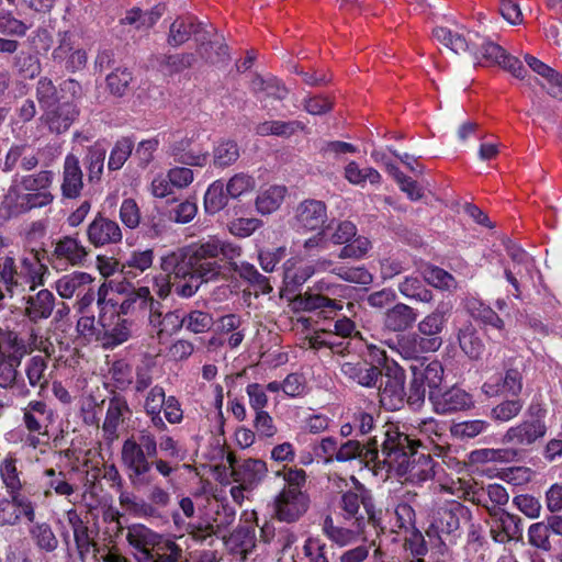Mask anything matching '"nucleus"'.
<instances>
[{
  "mask_svg": "<svg viewBox=\"0 0 562 562\" xmlns=\"http://www.w3.org/2000/svg\"><path fill=\"white\" fill-rule=\"evenodd\" d=\"M380 470L394 473L404 483L420 484L434 475V463L429 452L417 451L408 434L394 424L385 426Z\"/></svg>",
  "mask_w": 562,
  "mask_h": 562,
  "instance_id": "f257e3e1",
  "label": "nucleus"
},
{
  "mask_svg": "<svg viewBox=\"0 0 562 562\" xmlns=\"http://www.w3.org/2000/svg\"><path fill=\"white\" fill-rule=\"evenodd\" d=\"M432 34L438 42L456 54L470 55L477 65H498L516 78H525L526 70L518 58L507 55L503 47L481 36L477 32L438 26Z\"/></svg>",
  "mask_w": 562,
  "mask_h": 562,
  "instance_id": "f03ea898",
  "label": "nucleus"
},
{
  "mask_svg": "<svg viewBox=\"0 0 562 562\" xmlns=\"http://www.w3.org/2000/svg\"><path fill=\"white\" fill-rule=\"evenodd\" d=\"M450 306L438 304L436 310L426 315L418 324L417 331L400 335L387 346L403 359H416L423 353L435 352L442 345L440 336L447 323Z\"/></svg>",
  "mask_w": 562,
  "mask_h": 562,
  "instance_id": "7ed1b4c3",
  "label": "nucleus"
},
{
  "mask_svg": "<svg viewBox=\"0 0 562 562\" xmlns=\"http://www.w3.org/2000/svg\"><path fill=\"white\" fill-rule=\"evenodd\" d=\"M54 177L52 170L15 176L5 195V203L14 213L49 205L55 199L50 191Z\"/></svg>",
  "mask_w": 562,
  "mask_h": 562,
  "instance_id": "20e7f679",
  "label": "nucleus"
},
{
  "mask_svg": "<svg viewBox=\"0 0 562 562\" xmlns=\"http://www.w3.org/2000/svg\"><path fill=\"white\" fill-rule=\"evenodd\" d=\"M239 246L224 241L215 236L191 245L194 279L212 282L222 276L221 261L234 265L233 260L240 256Z\"/></svg>",
  "mask_w": 562,
  "mask_h": 562,
  "instance_id": "39448f33",
  "label": "nucleus"
},
{
  "mask_svg": "<svg viewBox=\"0 0 562 562\" xmlns=\"http://www.w3.org/2000/svg\"><path fill=\"white\" fill-rule=\"evenodd\" d=\"M97 304L99 308L98 324L101 330L100 345L103 348L112 349L127 341L132 334V323L119 315L116 294L106 283H102L98 289Z\"/></svg>",
  "mask_w": 562,
  "mask_h": 562,
  "instance_id": "423d86ee",
  "label": "nucleus"
},
{
  "mask_svg": "<svg viewBox=\"0 0 562 562\" xmlns=\"http://www.w3.org/2000/svg\"><path fill=\"white\" fill-rule=\"evenodd\" d=\"M282 475L285 485L274 499L277 517L286 522L297 520L308 507V497L302 491L306 482L305 471L302 469H286L277 472Z\"/></svg>",
  "mask_w": 562,
  "mask_h": 562,
  "instance_id": "0eeeda50",
  "label": "nucleus"
},
{
  "mask_svg": "<svg viewBox=\"0 0 562 562\" xmlns=\"http://www.w3.org/2000/svg\"><path fill=\"white\" fill-rule=\"evenodd\" d=\"M352 486L342 493L340 508L346 519H355L358 528L366 522L375 521V509L371 492L353 475L350 476Z\"/></svg>",
  "mask_w": 562,
  "mask_h": 562,
  "instance_id": "6e6552de",
  "label": "nucleus"
},
{
  "mask_svg": "<svg viewBox=\"0 0 562 562\" xmlns=\"http://www.w3.org/2000/svg\"><path fill=\"white\" fill-rule=\"evenodd\" d=\"M150 457L142 449L136 439L127 438L121 449V461L132 486L142 490L153 483Z\"/></svg>",
  "mask_w": 562,
  "mask_h": 562,
  "instance_id": "1a4fd4ad",
  "label": "nucleus"
},
{
  "mask_svg": "<svg viewBox=\"0 0 562 562\" xmlns=\"http://www.w3.org/2000/svg\"><path fill=\"white\" fill-rule=\"evenodd\" d=\"M446 424L434 417L416 419L412 424L409 441L413 447H420L424 451L441 456L448 447Z\"/></svg>",
  "mask_w": 562,
  "mask_h": 562,
  "instance_id": "9d476101",
  "label": "nucleus"
},
{
  "mask_svg": "<svg viewBox=\"0 0 562 562\" xmlns=\"http://www.w3.org/2000/svg\"><path fill=\"white\" fill-rule=\"evenodd\" d=\"M547 434V425L541 416L531 417L509 427L503 436V443L516 447L533 445Z\"/></svg>",
  "mask_w": 562,
  "mask_h": 562,
  "instance_id": "9b49d317",
  "label": "nucleus"
},
{
  "mask_svg": "<svg viewBox=\"0 0 562 562\" xmlns=\"http://www.w3.org/2000/svg\"><path fill=\"white\" fill-rule=\"evenodd\" d=\"M0 499V527L15 526L24 517L29 522L35 518V503L25 494H9Z\"/></svg>",
  "mask_w": 562,
  "mask_h": 562,
  "instance_id": "f8f14e48",
  "label": "nucleus"
},
{
  "mask_svg": "<svg viewBox=\"0 0 562 562\" xmlns=\"http://www.w3.org/2000/svg\"><path fill=\"white\" fill-rule=\"evenodd\" d=\"M227 462L232 469V476L235 483L244 484L246 487H257L265 479L268 468L260 459H245L237 461L235 456L228 454Z\"/></svg>",
  "mask_w": 562,
  "mask_h": 562,
  "instance_id": "ddd939ff",
  "label": "nucleus"
},
{
  "mask_svg": "<svg viewBox=\"0 0 562 562\" xmlns=\"http://www.w3.org/2000/svg\"><path fill=\"white\" fill-rule=\"evenodd\" d=\"M413 380L411 383V394L408 402L411 404H419L425 398V385L429 389H437L443 376V368L437 360L429 362L423 370L414 368Z\"/></svg>",
  "mask_w": 562,
  "mask_h": 562,
  "instance_id": "4468645a",
  "label": "nucleus"
},
{
  "mask_svg": "<svg viewBox=\"0 0 562 562\" xmlns=\"http://www.w3.org/2000/svg\"><path fill=\"white\" fill-rule=\"evenodd\" d=\"M490 514L493 517L491 535L496 542L507 543L512 540L521 538L522 520L519 516L496 507L491 508Z\"/></svg>",
  "mask_w": 562,
  "mask_h": 562,
  "instance_id": "2eb2a0df",
  "label": "nucleus"
},
{
  "mask_svg": "<svg viewBox=\"0 0 562 562\" xmlns=\"http://www.w3.org/2000/svg\"><path fill=\"white\" fill-rule=\"evenodd\" d=\"M405 398V373L398 368H390L380 387V402L389 411L398 409Z\"/></svg>",
  "mask_w": 562,
  "mask_h": 562,
  "instance_id": "dca6fc26",
  "label": "nucleus"
},
{
  "mask_svg": "<svg viewBox=\"0 0 562 562\" xmlns=\"http://www.w3.org/2000/svg\"><path fill=\"white\" fill-rule=\"evenodd\" d=\"M335 459L339 462H347L360 459L367 467L372 465L380 470L382 456L379 453L376 440H372L367 447L357 440H347L336 451Z\"/></svg>",
  "mask_w": 562,
  "mask_h": 562,
  "instance_id": "f3484780",
  "label": "nucleus"
},
{
  "mask_svg": "<svg viewBox=\"0 0 562 562\" xmlns=\"http://www.w3.org/2000/svg\"><path fill=\"white\" fill-rule=\"evenodd\" d=\"M429 398L432 403L434 411L437 414L447 415L459 411L469 409L473 406L472 396L464 390L451 387L443 392H430Z\"/></svg>",
  "mask_w": 562,
  "mask_h": 562,
  "instance_id": "a211bd4d",
  "label": "nucleus"
},
{
  "mask_svg": "<svg viewBox=\"0 0 562 562\" xmlns=\"http://www.w3.org/2000/svg\"><path fill=\"white\" fill-rule=\"evenodd\" d=\"M87 238L98 248L121 243L123 234L115 221L98 215L87 227Z\"/></svg>",
  "mask_w": 562,
  "mask_h": 562,
  "instance_id": "6ab92c4d",
  "label": "nucleus"
},
{
  "mask_svg": "<svg viewBox=\"0 0 562 562\" xmlns=\"http://www.w3.org/2000/svg\"><path fill=\"white\" fill-rule=\"evenodd\" d=\"M25 428L37 435H47L48 427L54 423V412L44 401L33 400L22 409Z\"/></svg>",
  "mask_w": 562,
  "mask_h": 562,
  "instance_id": "aec40b11",
  "label": "nucleus"
},
{
  "mask_svg": "<svg viewBox=\"0 0 562 562\" xmlns=\"http://www.w3.org/2000/svg\"><path fill=\"white\" fill-rule=\"evenodd\" d=\"M160 267L173 281L194 279L191 246L164 256L160 260Z\"/></svg>",
  "mask_w": 562,
  "mask_h": 562,
  "instance_id": "412c9836",
  "label": "nucleus"
},
{
  "mask_svg": "<svg viewBox=\"0 0 562 562\" xmlns=\"http://www.w3.org/2000/svg\"><path fill=\"white\" fill-rule=\"evenodd\" d=\"M327 221V211L323 202L305 200L295 211V227L300 231H316Z\"/></svg>",
  "mask_w": 562,
  "mask_h": 562,
  "instance_id": "4be33fe9",
  "label": "nucleus"
},
{
  "mask_svg": "<svg viewBox=\"0 0 562 562\" xmlns=\"http://www.w3.org/2000/svg\"><path fill=\"white\" fill-rule=\"evenodd\" d=\"M88 255L87 247L74 236H65L57 240L53 252L55 260L63 261L72 267L85 266Z\"/></svg>",
  "mask_w": 562,
  "mask_h": 562,
  "instance_id": "5701e85b",
  "label": "nucleus"
},
{
  "mask_svg": "<svg viewBox=\"0 0 562 562\" xmlns=\"http://www.w3.org/2000/svg\"><path fill=\"white\" fill-rule=\"evenodd\" d=\"M43 254L38 250H31L21 259V277L23 286H29L30 291L44 284V276L48 272V268L43 262Z\"/></svg>",
  "mask_w": 562,
  "mask_h": 562,
  "instance_id": "b1692460",
  "label": "nucleus"
},
{
  "mask_svg": "<svg viewBox=\"0 0 562 562\" xmlns=\"http://www.w3.org/2000/svg\"><path fill=\"white\" fill-rule=\"evenodd\" d=\"M83 189V175L77 156L68 154L63 165L61 194L66 199H76Z\"/></svg>",
  "mask_w": 562,
  "mask_h": 562,
  "instance_id": "393cba45",
  "label": "nucleus"
},
{
  "mask_svg": "<svg viewBox=\"0 0 562 562\" xmlns=\"http://www.w3.org/2000/svg\"><path fill=\"white\" fill-rule=\"evenodd\" d=\"M125 538L128 544L139 552V555L149 553L165 540L160 535L142 524L128 526Z\"/></svg>",
  "mask_w": 562,
  "mask_h": 562,
  "instance_id": "a878e982",
  "label": "nucleus"
},
{
  "mask_svg": "<svg viewBox=\"0 0 562 562\" xmlns=\"http://www.w3.org/2000/svg\"><path fill=\"white\" fill-rule=\"evenodd\" d=\"M340 369L345 376L366 387L374 386L381 376V370L378 367L357 358L344 361Z\"/></svg>",
  "mask_w": 562,
  "mask_h": 562,
  "instance_id": "bb28decb",
  "label": "nucleus"
},
{
  "mask_svg": "<svg viewBox=\"0 0 562 562\" xmlns=\"http://www.w3.org/2000/svg\"><path fill=\"white\" fill-rule=\"evenodd\" d=\"M55 307V296L47 289L40 290L36 294L25 297L24 315L33 323L47 319Z\"/></svg>",
  "mask_w": 562,
  "mask_h": 562,
  "instance_id": "cd10ccee",
  "label": "nucleus"
},
{
  "mask_svg": "<svg viewBox=\"0 0 562 562\" xmlns=\"http://www.w3.org/2000/svg\"><path fill=\"white\" fill-rule=\"evenodd\" d=\"M417 319V312L409 305L396 303L383 315V326L394 333L409 329Z\"/></svg>",
  "mask_w": 562,
  "mask_h": 562,
  "instance_id": "c85d7f7f",
  "label": "nucleus"
},
{
  "mask_svg": "<svg viewBox=\"0 0 562 562\" xmlns=\"http://www.w3.org/2000/svg\"><path fill=\"white\" fill-rule=\"evenodd\" d=\"M525 59L528 66L541 76V86L548 93L562 101V75L533 56L526 55Z\"/></svg>",
  "mask_w": 562,
  "mask_h": 562,
  "instance_id": "c756f323",
  "label": "nucleus"
},
{
  "mask_svg": "<svg viewBox=\"0 0 562 562\" xmlns=\"http://www.w3.org/2000/svg\"><path fill=\"white\" fill-rule=\"evenodd\" d=\"M94 278L82 271H75L63 276L55 282V290L63 299H71L74 295L80 296L87 288L92 285Z\"/></svg>",
  "mask_w": 562,
  "mask_h": 562,
  "instance_id": "7c9ffc66",
  "label": "nucleus"
},
{
  "mask_svg": "<svg viewBox=\"0 0 562 562\" xmlns=\"http://www.w3.org/2000/svg\"><path fill=\"white\" fill-rule=\"evenodd\" d=\"M158 306L159 305H155L153 307V312H150L149 315V323L157 329L156 334L158 340L162 341L176 334L184 325V317L177 311L168 312L162 316L157 310Z\"/></svg>",
  "mask_w": 562,
  "mask_h": 562,
  "instance_id": "2f4dec72",
  "label": "nucleus"
},
{
  "mask_svg": "<svg viewBox=\"0 0 562 562\" xmlns=\"http://www.w3.org/2000/svg\"><path fill=\"white\" fill-rule=\"evenodd\" d=\"M130 413L128 405L121 397L110 400L102 429L106 439L114 440L119 437L117 430L126 414Z\"/></svg>",
  "mask_w": 562,
  "mask_h": 562,
  "instance_id": "473e14b6",
  "label": "nucleus"
},
{
  "mask_svg": "<svg viewBox=\"0 0 562 562\" xmlns=\"http://www.w3.org/2000/svg\"><path fill=\"white\" fill-rule=\"evenodd\" d=\"M0 282L9 297L24 291L21 273L18 270L15 259L11 256L0 258Z\"/></svg>",
  "mask_w": 562,
  "mask_h": 562,
  "instance_id": "72a5a7b5",
  "label": "nucleus"
},
{
  "mask_svg": "<svg viewBox=\"0 0 562 562\" xmlns=\"http://www.w3.org/2000/svg\"><path fill=\"white\" fill-rule=\"evenodd\" d=\"M483 392L488 396L501 394L516 396L521 392L522 381L521 374L517 370H508L502 381H487L482 386Z\"/></svg>",
  "mask_w": 562,
  "mask_h": 562,
  "instance_id": "f704fd0d",
  "label": "nucleus"
},
{
  "mask_svg": "<svg viewBox=\"0 0 562 562\" xmlns=\"http://www.w3.org/2000/svg\"><path fill=\"white\" fill-rule=\"evenodd\" d=\"M79 111L74 103L65 102L46 112L49 128L56 133L66 132L77 119Z\"/></svg>",
  "mask_w": 562,
  "mask_h": 562,
  "instance_id": "c9c22d12",
  "label": "nucleus"
},
{
  "mask_svg": "<svg viewBox=\"0 0 562 562\" xmlns=\"http://www.w3.org/2000/svg\"><path fill=\"white\" fill-rule=\"evenodd\" d=\"M286 195V188L284 186H270L259 191L255 205L258 213L261 215H269L276 212Z\"/></svg>",
  "mask_w": 562,
  "mask_h": 562,
  "instance_id": "e433bc0d",
  "label": "nucleus"
},
{
  "mask_svg": "<svg viewBox=\"0 0 562 562\" xmlns=\"http://www.w3.org/2000/svg\"><path fill=\"white\" fill-rule=\"evenodd\" d=\"M305 130V124L301 121H265L259 123L255 131L260 136L291 137L292 135Z\"/></svg>",
  "mask_w": 562,
  "mask_h": 562,
  "instance_id": "4c0bfd02",
  "label": "nucleus"
},
{
  "mask_svg": "<svg viewBox=\"0 0 562 562\" xmlns=\"http://www.w3.org/2000/svg\"><path fill=\"white\" fill-rule=\"evenodd\" d=\"M182 548L171 539H165L149 553L137 557V562H181Z\"/></svg>",
  "mask_w": 562,
  "mask_h": 562,
  "instance_id": "58836bf2",
  "label": "nucleus"
},
{
  "mask_svg": "<svg viewBox=\"0 0 562 562\" xmlns=\"http://www.w3.org/2000/svg\"><path fill=\"white\" fill-rule=\"evenodd\" d=\"M49 356L36 355L25 363V374L31 386L45 389L48 384L47 363Z\"/></svg>",
  "mask_w": 562,
  "mask_h": 562,
  "instance_id": "ea45409f",
  "label": "nucleus"
},
{
  "mask_svg": "<svg viewBox=\"0 0 562 562\" xmlns=\"http://www.w3.org/2000/svg\"><path fill=\"white\" fill-rule=\"evenodd\" d=\"M465 307L472 317L501 331L504 330L503 319L481 300L476 297H469L465 301Z\"/></svg>",
  "mask_w": 562,
  "mask_h": 562,
  "instance_id": "a19ab883",
  "label": "nucleus"
},
{
  "mask_svg": "<svg viewBox=\"0 0 562 562\" xmlns=\"http://www.w3.org/2000/svg\"><path fill=\"white\" fill-rule=\"evenodd\" d=\"M155 305H159V303L154 301L149 289L142 286L130 293L123 302L117 304V312L120 316L121 314L126 315L133 312L136 307L148 308L149 312H153Z\"/></svg>",
  "mask_w": 562,
  "mask_h": 562,
  "instance_id": "79ce46f5",
  "label": "nucleus"
},
{
  "mask_svg": "<svg viewBox=\"0 0 562 562\" xmlns=\"http://www.w3.org/2000/svg\"><path fill=\"white\" fill-rule=\"evenodd\" d=\"M29 533L38 549L52 552L58 547V540L47 522L33 520L30 522Z\"/></svg>",
  "mask_w": 562,
  "mask_h": 562,
  "instance_id": "37998d69",
  "label": "nucleus"
},
{
  "mask_svg": "<svg viewBox=\"0 0 562 562\" xmlns=\"http://www.w3.org/2000/svg\"><path fill=\"white\" fill-rule=\"evenodd\" d=\"M55 59L66 60L67 67L71 70L82 68L87 63L86 52L74 49L69 38H63L59 46L53 53Z\"/></svg>",
  "mask_w": 562,
  "mask_h": 562,
  "instance_id": "c03bdc74",
  "label": "nucleus"
},
{
  "mask_svg": "<svg viewBox=\"0 0 562 562\" xmlns=\"http://www.w3.org/2000/svg\"><path fill=\"white\" fill-rule=\"evenodd\" d=\"M0 476L9 494H23L16 459L13 456L9 454L1 461Z\"/></svg>",
  "mask_w": 562,
  "mask_h": 562,
  "instance_id": "a18cd8bd",
  "label": "nucleus"
},
{
  "mask_svg": "<svg viewBox=\"0 0 562 562\" xmlns=\"http://www.w3.org/2000/svg\"><path fill=\"white\" fill-rule=\"evenodd\" d=\"M44 475L46 477V490L44 492L45 496L48 497L54 491L59 496H65L69 498L75 494V486L70 484L67 480V476L61 471H55L54 469H47L44 471Z\"/></svg>",
  "mask_w": 562,
  "mask_h": 562,
  "instance_id": "49530a36",
  "label": "nucleus"
},
{
  "mask_svg": "<svg viewBox=\"0 0 562 562\" xmlns=\"http://www.w3.org/2000/svg\"><path fill=\"white\" fill-rule=\"evenodd\" d=\"M221 180L212 182L204 194V210L209 214H215L227 205V192Z\"/></svg>",
  "mask_w": 562,
  "mask_h": 562,
  "instance_id": "de8ad7c7",
  "label": "nucleus"
},
{
  "mask_svg": "<svg viewBox=\"0 0 562 562\" xmlns=\"http://www.w3.org/2000/svg\"><path fill=\"white\" fill-rule=\"evenodd\" d=\"M458 340L460 348L470 358H479L483 351V342L479 338L477 333L472 324H465L459 329Z\"/></svg>",
  "mask_w": 562,
  "mask_h": 562,
  "instance_id": "09e8293b",
  "label": "nucleus"
},
{
  "mask_svg": "<svg viewBox=\"0 0 562 562\" xmlns=\"http://www.w3.org/2000/svg\"><path fill=\"white\" fill-rule=\"evenodd\" d=\"M296 265L297 261L294 259L286 260L284 263V281L288 285L299 286L316 272L312 263Z\"/></svg>",
  "mask_w": 562,
  "mask_h": 562,
  "instance_id": "8fccbe9b",
  "label": "nucleus"
},
{
  "mask_svg": "<svg viewBox=\"0 0 562 562\" xmlns=\"http://www.w3.org/2000/svg\"><path fill=\"white\" fill-rule=\"evenodd\" d=\"M252 89L262 99L283 100L288 95L286 88L276 78L257 77L252 80Z\"/></svg>",
  "mask_w": 562,
  "mask_h": 562,
  "instance_id": "3c124183",
  "label": "nucleus"
},
{
  "mask_svg": "<svg viewBox=\"0 0 562 562\" xmlns=\"http://www.w3.org/2000/svg\"><path fill=\"white\" fill-rule=\"evenodd\" d=\"M345 178L352 184L364 186L367 181L372 184L379 183L381 175L374 168H360L356 161H350L345 167Z\"/></svg>",
  "mask_w": 562,
  "mask_h": 562,
  "instance_id": "603ef678",
  "label": "nucleus"
},
{
  "mask_svg": "<svg viewBox=\"0 0 562 562\" xmlns=\"http://www.w3.org/2000/svg\"><path fill=\"white\" fill-rule=\"evenodd\" d=\"M293 304L296 308L303 311H314V310H324V308H337V303L329 297L314 293L312 291H307L302 295H299L293 301Z\"/></svg>",
  "mask_w": 562,
  "mask_h": 562,
  "instance_id": "864d4df0",
  "label": "nucleus"
},
{
  "mask_svg": "<svg viewBox=\"0 0 562 562\" xmlns=\"http://www.w3.org/2000/svg\"><path fill=\"white\" fill-rule=\"evenodd\" d=\"M398 291L407 299L428 303L432 300L430 290L424 286L423 282L416 277H406L400 284Z\"/></svg>",
  "mask_w": 562,
  "mask_h": 562,
  "instance_id": "5fc2aeb1",
  "label": "nucleus"
},
{
  "mask_svg": "<svg viewBox=\"0 0 562 562\" xmlns=\"http://www.w3.org/2000/svg\"><path fill=\"white\" fill-rule=\"evenodd\" d=\"M422 274L424 280L434 288L451 290L457 286L453 276L439 267H425Z\"/></svg>",
  "mask_w": 562,
  "mask_h": 562,
  "instance_id": "6e6d98bb",
  "label": "nucleus"
},
{
  "mask_svg": "<svg viewBox=\"0 0 562 562\" xmlns=\"http://www.w3.org/2000/svg\"><path fill=\"white\" fill-rule=\"evenodd\" d=\"M154 261L153 249L134 250L122 265V272L127 277L132 270L144 272L149 269Z\"/></svg>",
  "mask_w": 562,
  "mask_h": 562,
  "instance_id": "4d7b16f0",
  "label": "nucleus"
},
{
  "mask_svg": "<svg viewBox=\"0 0 562 562\" xmlns=\"http://www.w3.org/2000/svg\"><path fill=\"white\" fill-rule=\"evenodd\" d=\"M255 188V178L245 172L234 175L225 184L227 195L232 199H238L241 195L251 192Z\"/></svg>",
  "mask_w": 562,
  "mask_h": 562,
  "instance_id": "13d9d810",
  "label": "nucleus"
},
{
  "mask_svg": "<svg viewBox=\"0 0 562 562\" xmlns=\"http://www.w3.org/2000/svg\"><path fill=\"white\" fill-rule=\"evenodd\" d=\"M193 32H195V26L192 20L190 18H179L170 25L168 43L179 46L187 42Z\"/></svg>",
  "mask_w": 562,
  "mask_h": 562,
  "instance_id": "bf43d9fd",
  "label": "nucleus"
},
{
  "mask_svg": "<svg viewBox=\"0 0 562 562\" xmlns=\"http://www.w3.org/2000/svg\"><path fill=\"white\" fill-rule=\"evenodd\" d=\"M134 148L132 139L123 137L114 144L109 157L108 167L110 170L121 169L131 156Z\"/></svg>",
  "mask_w": 562,
  "mask_h": 562,
  "instance_id": "052dcab7",
  "label": "nucleus"
},
{
  "mask_svg": "<svg viewBox=\"0 0 562 562\" xmlns=\"http://www.w3.org/2000/svg\"><path fill=\"white\" fill-rule=\"evenodd\" d=\"M550 524H544L542 521L535 522L530 525L528 528V542L530 546L540 549L542 551L551 550V541H550Z\"/></svg>",
  "mask_w": 562,
  "mask_h": 562,
  "instance_id": "680f3d73",
  "label": "nucleus"
},
{
  "mask_svg": "<svg viewBox=\"0 0 562 562\" xmlns=\"http://www.w3.org/2000/svg\"><path fill=\"white\" fill-rule=\"evenodd\" d=\"M488 423L481 419L456 423L450 427L451 435L458 439H471L484 432Z\"/></svg>",
  "mask_w": 562,
  "mask_h": 562,
  "instance_id": "e2e57ef3",
  "label": "nucleus"
},
{
  "mask_svg": "<svg viewBox=\"0 0 562 562\" xmlns=\"http://www.w3.org/2000/svg\"><path fill=\"white\" fill-rule=\"evenodd\" d=\"M75 542L77 546L78 553L80 558L83 560L88 555H92L94 559L98 558V554L101 553V549L93 538L90 536L89 529L86 526L82 529H76L74 532Z\"/></svg>",
  "mask_w": 562,
  "mask_h": 562,
  "instance_id": "0e129e2a",
  "label": "nucleus"
},
{
  "mask_svg": "<svg viewBox=\"0 0 562 562\" xmlns=\"http://www.w3.org/2000/svg\"><path fill=\"white\" fill-rule=\"evenodd\" d=\"M105 149L101 146L90 147L86 156V168L90 181L100 179L104 167Z\"/></svg>",
  "mask_w": 562,
  "mask_h": 562,
  "instance_id": "69168bd1",
  "label": "nucleus"
},
{
  "mask_svg": "<svg viewBox=\"0 0 562 562\" xmlns=\"http://www.w3.org/2000/svg\"><path fill=\"white\" fill-rule=\"evenodd\" d=\"M333 272L341 280L357 284H370L373 280L364 267H335Z\"/></svg>",
  "mask_w": 562,
  "mask_h": 562,
  "instance_id": "338daca9",
  "label": "nucleus"
},
{
  "mask_svg": "<svg viewBox=\"0 0 562 562\" xmlns=\"http://www.w3.org/2000/svg\"><path fill=\"white\" fill-rule=\"evenodd\" d=\"M239 157V149L235 142L224 140L214 148V164L226 167L235 162Z\"/></svg>",
  "mask_w": 562,
  "mask_h": 562,
  "instance_id": "774afa93",
  "label": "nucleus"
}]
</instances>
